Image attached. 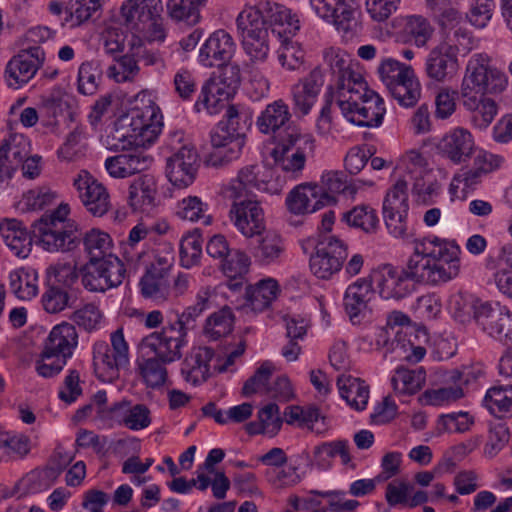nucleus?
Returning <instances> with one entry per match:
<instances>
[{
	"label": "nucleus",
	"mask_w": 512,
	"mask_h": 512,
	"mask_svg": "<svg viewBox=\"0 0 512 512\" xmlns=\"http://www.w3.org/2000/svg\"><path fill=\"white\" fill-rule=\"evenodd\" d=\"M373 292L374 290H346L343 305L353 325L361 324L370 314L368 303Z\"/></svg>",
	"instance_id": "obj_43"
},
{
	"label": "nucleus",
	"mask_w": 512,
	"mask_h": 512,
	"mask_svg": "<svg viewBox=\"0 0 512 512\" xmlns=\"http://www.w3.org/2000/svg\"><path fill=\"white\" fill-rule=\"evenodd\" d=\"M259 423H251L249 430L251 433H263L274 436L278 433L282 426V418L280 417L279 407L274 403H270L259 410Z\"/></svg>",
	"instance_id": "obj_58"
},
{
	"label": "nucleus",
	"mask_w": 512,
	"mask_h": 512,
	"mask_svg": "<svg viewBox=\"0 0 512 512\" xmlns=\"http://www.w3.org/2000/svg\"><path fill=\"white\" fill-rule=\"evenodd\" d=\"M419 260L411 257L407 268L382 264L372 269L368 276L357 279L348 288H395L405 281L411 280L418 284Z\"/></svg>",
	"instance_id": "obj_11"
},
{
	"label": "nucleus",
	"mask_w": 512,
	"mask_h": 512,
	"mask_svg": "<svg viewBox=\"0 0 512 512\" xmlns=\"http://www.w3.org/2000/svg\"><path fill=\"white\" fill-rule=\"evenodd\" d=\"M202 255V240L195 231L181 239L180 242V262L185 268H190L199 263Z\"/></svg>",
	"instance_id": "obj_62"
},
{
	"label": "nucleus",
	"mask_w": 512,
	"mask_h": 512,
	"mask_svg": "<svg viewBox=\"0 0 512 512\" xmlns=\"http://www.w3.org/2000/svg\"><path fill=\"white\" fill-rule=\"evenodd\" d=\"M364 93L360 109V114L357 118L361 117V127H379L384 119L386 108L384 101L378 93L370 89L365 82Z\"/></svg>",
	"instance_id": "obj_42"
},
{
	"label": "nucleus",
	"mask_w": 512,
	"mask_h": 512,
	"mask_svg": "<svg viewBox=\"0 0 512 512\" xmlns=\"http://www.w3.org/2000/svg\"><path fill=\"white\" fill-rule=\"evenodd\" d=\"M167 364L151 356H146L138 362L139 374L147 387L157 389L166 384L168 380Z\"/></svg>",
	"instance_id": "obj_51"
},
{
	"label": "nucleus",
	"mask_w": 512,
	"mask_h": 512,
	"mask_svg": "<svg viewBox=\"0 0 512 512\" xmlns=\"http://www.w3.org/2000/svg\"><path fill=\"white\" fill-rule=\"evenodd\" d=\"M208 204L197 196H188L178 201L175 214L182 220L191 222L202 221L204 225L212 223V217L207 214Z\"/></svg>",
	"instance_id": "obj_53"
},
{
	"label": "nucleus",
	"mask_w": 512,
	"mask_h": 512,
	"mask_svg": "<svg viewBox=\"0 0 512 512\" xmlns=\"http://www.w3.org/2000/svg\"><path fill=\"white\" fill-rule=\"evenodd\" d=\"M365 89V80L356 81L355 84L348 86L346 88H341L340 90H336L335 100L343 117L357 125L361 126V117L357 118L358 114H360L361 104L363 97H365L364 93Z\"/></svg>",
	"instance_id": "obj_34"
},
{
	"label": "nucleus",
	"mask_w": 512,
	"mask_h": 512,
	"mask_svg": "<svg viewBox=\"0 0 512 512\" xmlns=\"http://www.w3.org/2000/svg\"><path fill=\"white\" fill-rule=\"evenodd\" d=\"M36 221L32 223L31 229H33ZM0 235L5 244L18 257L25 258L29 255L32 239H35L41 246L38 239L34 236L33 230H31L30 234L23 223L17 219H5L0 222Z\"/></svg>",
	"instance_id": "obj_29"
},
{
	"label": "nucleus",
	"mask_w": 512,
	"mask_h": 512,
	"mask_svg": "<svg viewBox=\"0 0 512 512\" xmlns=\"http://www.w3.org/2000/svg\"><path fill=\"white\" fill-rule=\"evenodd\" d=\"M460 252L455 242L437 236L416 243L413 257L419 260L418 284L439 285L455 278Z\"/></svg>",
	"instance_id": "obj_4"
},
{
	"label": "nucleus",
	"mask_w": 512,
	"mask_h": 512,
	"mask_svg": "<svg viewBox=\"0 0 512 512\" xmlns=\"http://www.w3.org/2000/svg\"><path fill=\"white\" fill-rule=\"evenodd\" d=\"M485 54H474L468 61L461 91L484 95L502 92L508 79L503 71L490 63Z\"/></svg>",
	"instance_id": "obj_9"
},
{
	"label": "nucleus",
	"mask_w": 512,
	"mask_h": 512,
	"mask_svg": "<svg viewBox=\"0 0 512 512\" xmlns=\"http://www.w3.org/2000/svg\"><path fill=\"white\" fill-rule=\"evenodd\" d=\"M344 219L350 226L360 228L366 233H375L379 226L376 210L368 205L354 207L344 214Z\"/></svg>",
	"instance_id": "obj_60"
},
{
	"label": "nucleus",
	"mask_w": 512,
	"mask_h": 512,
	"mask_svg": "<svg viewBox=\"0 0 512 512\" xmlns=\"http://www.w3.org/2000/svg\"><path fill=\"white\" fill-rule=\"evenodd\" d=\"M279 290H232L237 293L235 308L245 314L262 312L277 297Z\"/></svg>",
	"instance_id": "obj_39"
},
{
	"label": "nucleus",
	"mask_w": 512,
	"mask_h": 512,
	"mask_svg": "<svg viewBox=\"0 0 512 512\" xmlns=\"http://www.w3.org/2000/svg\"><path fill=\"white\" fill-rule=\"evenodd\" d=\"M324 62L331 74L336 78V90L346 88L363 81V75L354 69L350 56L338 48H329L324 51Z\"/></svg>",
	"instance_id": "obj_26"
},
{
	"label": "nucleus",
	"mask_w": 512,
	"mask_h": 512,
	"mask_svg": "<svg viewBox=\"0 0 512 512\" xmlns=\"http://www.w3.org/2000/svg\"><path fill=\"white\" fill-rule=\"evenodd\" d=\"M206 0H169L167 10L169 16L178 22L193 26L200 21V7Z\"/></svg>",
	"instance_id": "obj_54"
},
{
	"label": "nucleus",
	"mask_w": 512,
	"mask_h": 512,
	"mask_svg": "<svg viewBox=\"0 0 512 512\" xmlns=\"http://www.w3.org/2000/svg\"><path fill=\"white\" fill-rule=\"evenodd\" d=\"M315 252L310 257L312 273L320 279H330L338 273L347 258V245L337 236L319 233L308 240Z\"/></svg>",
	"instance_id": "obj_8"
},
{
	"label": "nucleus",
	"mask_w": 512,
	"mask_h": 512,
	"mask_svg": "<svg viewBox=\"0 0 512 512\" xmlns=\"http://www.w3.org/2000/svg\"><path fill=\"white\" fill-rule=\"evenodd\" d=\"M250 258L241 251L230 253L224 261L223 272L228 278V288H279L275 278L264 277L256 282H250L247 273L250 266Z\"/></svg>",
	"instance_id": "obj_19"
},
{
	"label": "nucleus",
	"mask_w": 512,
	"mask_h": 512,
	"mask_svg": "<svg viewBox=\"0 0 512 512\" xmlns=\"http://www.w3.org/2000/svg\"><path fill=\"white\" fill-rule=\"evenodd\" d=\"M414 485L406 478H396L386 486L385 500L391 507L407 505Z\"/></svg>",
	"instance_id": "obj_64"
},
{
	"label": "nucleus",
	"mask_w": 512,
	"mask_h": 512,
	"mask_svg": "<svg viewBox=\"0 0 512 512\" xmlns=\"http://www.w3.org/2000/svg\"><path fill=\"white\" fill-rule=\"evenodd\" d=\"M102 70L98 61L83 62L78 70V91L83 95H93L98 88Z\"/></svg>",
	"instance_id": "obj_61"
},
{
	"label": "nucleus",
	"mask_w": 512,
	"mask_h": 512,
	"mask_svg": "<svg viewBox=\"0 0 512 512\" xmlns=\"http://www.w3.org/2000/svg\"><path fill=\"white\" fill-rule=\"evenodd\" d=\"M42 105L53 117L66 115L70 122L77 117V101L75 97L61 88H53L51 92L42 97Z\"/></svg>",
	"instance_id": "obj_40"
},
{
	"label": "nucleus",
	"mask_w": 512,
	"mask_h": 512,
	"mask_svg": "<svg viewBox=\"0 0 512 512\" xmlns=\"http://www.w3.org/2000/svg\"><path fill=\"white\" fill-rule=\"evenodd\" d=\"M459 49L452 43H440L433 48L426 58L425 70L429 78L444 81L457 70V53Z\"/></svg>",
	"instance_id": "obj_25"
},
{
	"label": "nucleus",
	"mask_w": 512,
	"mask_h": 512,
	"mask_svg": "<svg viewBox=\"0 0 512 512\" xmlns=\"http://www.w3.org/2000/svg\"><path fill=\"white\" fill-rule=\"evenodd\" d=\"M186 344V332L176 325L168 324L160 331L145 336L140 342V349L144 356L173 363L182 357V349Z\"/></svg>",
	"instance_id": "obj_10"
},
{
	"label": "nucleus",
	"mask_w": 512,
	"mask_h": 512,
	"mask_svg": "<svg viewBox=\"0 0 512 512\" xmlns=\"http://www.w3.org/2000/svg\"><path fill=\"white\" fill-rule=\"evenodd\" d=\"M163 11L161 0H127L121 7L125 24L150 41H163L165 32L160 21Z\"/></svg>",
	"instance_id": "obj_7"
},
{
	"label": "nucleus",
	"mask_w": 512,
	"mask_h": 512,
	"mask_svg": "<svg viewBox=\"0 0 512 512\" xmlns=\"http://www.w3.org/2000/svg\"><path fill=\"white\" fill-rule=\"evenodd\" d=\"M483 404L495 417L512 416V385H497L489 388Z\"/></svg>",
	"instance_id": "obj_45"
},
{
	"label": "nucleus",
	"mask_w": 512,
	"mask_h": 512,
	"mask_svg": "<svg viewBox=\"0 0 512 512\" xmlns=\"http://www.w3.org/2000/svg\"><path fill=\"white\" fill-rule=\"evenodd\" d=\"M223 120L216 127L223 128L230 136L236 137V134L243 136L246 141L245 130L252 124V114L244 107L236 105H227Z\"/></svg>",
	"instance_id": "obj_48"
},
{
	"label": "nucleus",
	"mask_w": 512,
	"mask_h": 512,
	"mask_svg": "<svg viewBox=\"0 0 512 512\" xmlns=\"http://www.w3.org/2000/svg\"><path fill=\"white\" fill-rule=\"evenodd\" d=\"M45 52L39 45L21 49L7 63L4 77L10 88L18 89L27 84L43 66Z\"/></svg>",
	"instance_id": "obj_12"
},
{
	"label": "nucleus",
	"mask_w": 512,
	"mask_h": 512,
	"mask_svg": "<svg viewBox=\"0 0 512 512\" xmlns=\"http://www.w3.org/2000/svg\"><path fill=\"white\" fill-rule=\"evenodd\" d=\"M324 74L320 67L314 68L306 77L291 87L293 110L302 116L308 115L316 103L324 85Z\"/></svg>",
	"instance_id": "obj_23"
},
{
	"label": "nucleus",
	"mask_w": 512,
	"mask_h": 512,
	"mask_svg": "<svg viewBox=\"0 0 512 512\" xmlns=\"http://www.w3.org/2000/svg\"><path fill=\"white\" fill-rule=\"evenodd\" d=\"M271 177L272 171L269 168L259 165L245 166L239 171L237 179L231 184L229 196L236 199L251 197L253 189L274 193L277 189L271 185Z\"/></svg>",
	"instance_id": "obj_20"
},
{
	"label": "nucleus",
	"mask_w": 512,
	"mask_h": 512,
	"mask_svg": "<svg viewBox=\"0 0 512 512\" xmlns=\"http://www.w3.org/2000/svg\"><path fill=\"white\" fill-rule=\"evenodd\" d=\"M73 186L86 210L96 217L106 214L110 208L107 189L88 171L81 170L73 180Z\"/></svg>",
	"instance_id": "obj_16"
},
{
	"label": "nucleus",
	"mask_w": 512,
	"mask_h": 512,
	"mask_svg": "<svg viewBox=\"0 0 512 512\" xmlns=\"http://www.w3.org/2000/svg\"><path fill=\"white\" fill-rule=\"evenodd\" d=\"M79 279V271L71 262L58 261L46 269L48 288H72Z\"/></svg>",
	"instance_id": "obj_49"
},
{
	"label": "nucleus",
	"mask_w": 512,
	"mask_h": 512,
	"mask_svg": "<svg viewBox=\"0 0 512 512\" xmlns=\"http://www.w3.org/2000/svg\"><path fill=\"white\" fill-rule=\"evenodd\" d=\"M78 345V333L73 324L62 322L52 328L44 342L45 356L56 355L67 361Z\"/></svg>",
	"instance_id": "obj_28"
},
{
	"label": "nucleus",
	"mask_w": 512,
	"mask_h": 512,
	"mask_svg": "<svg viewBox=\"0 0 512 512\" xmlns=\"http://www.w3.org/2000/svg\"><path fill=\"white\" fill-rule=\"evenodd\" d=\"M157 180L153 175L143 174L129 187V204L133 210L145 211L156 205Z\"/></svg>",
	"instance_id": "obj_35"
},
{
	"label": "nucleus",
	"mask_w": 512,
	"mask_h": 512,
	"mask_svg": "<svg viewBox=\"0 0 512 512\" xmlns=\"http://www.w3.org/2000/svg\"><path fill=\"white\" fill-rule=\"evenodd\" d=\"M318 184H301L295 187L286 198V205L293 214L313 213L325 205L334 203L335 197L323 193Z\"/></svg>",
	"instance_id": "obj_22"
},
{
	"label": "nucleus",
	"mask_w": 512,
	"mask_h": 512,
	"mask_svg": "<svg viewBox=\"0 0 512 512\" xmlns=\"http://www.w3.org/2000/svg\"><path fill=\"white\" fill-rule=\"evenodd\" d=\"M411 66L400 63L392 58H387L378 67V74L387 89L404 80V75H412Z\"/></svg>",
	"instance_id": "obj_63"
},
{
	"label": "nucleus",
	"mask_w": 512,
	"mask_h": 512,
	"mask_svg": "<svg viewBox=\"0 0 512 512\" xmlns=\"http://www.w3.org/2000/svg\"><path fill=\"white\" fill-rule=\"evenodd\" d=\"M69 213V205L62 203L37 219L33 225V233L41 247L51 253H66L77 249L82 242L91 263H98L110 255V235L97 228L82 234L78 223L67 218Z\"/></svg>",
	"instance_id": "obj_2"
},
{
	"label": "nucleus",
	"mask_w": 512,
	"mask_h": 512,
	"mask_svg": "<svg viewBox=\"0 0 512 512\" xmlns=\"http://www.w3.org/2000/svg\"><path fill=\"white\" fill-rule=\"evenodd\" d=\"M199 168V155L193 145H183L167 158L166 176L179 188L187 187L196 178Z\"/></svg>",
	"instance_id": "obj_17"
},
{
	"label": "nucleus",
	"mask_w": 512,
	"mask_h": 512,
	"mask_svg": "<svg viewBox=\"0 0 512 512\" xmlns=\"http://www.w3.org/2000/svg\"><path fill=\"white\" fill-rule=\"evenodd\" d=\"M213 356L214 351L209 347H193L181 365L184 380L193 386L205 382L209 376Z\"/></svg>",
	"instance_id": "obj_32"
},
{
	"label": "nucleus",
	"mask_w": 512,
	"mask_h": 512,
	"mask_svg": "<svg viewBox=\"0 0 512 512\" xmlns=\"http://www.w3.org/2000/svg\"><path fill=\"white\" fill-rule=\"evenodd\" d=\"M210 143L212 150L206 157V164L212 167H222L237 160L246 144L243 136L236 134V137L223 130L221 127H215L210 133Z\"/></svg>",
	"instance_id": "obj_18"
},
{
	"label": "nucleus",
	"mask_w": 512,
	"mask_h": 512,
	"mask_svg": "<svg viewBox=\"0 0 512 512\" xmlns=\"http://www.w3.org/2000/svg\"><path fill=\"white\" fill-rule=\"evenodd\" d=\"M100 7V0H70L66 4L62 26L68 24L71 28L78 27L89 20Z\"/></svg>",
	"instance_id": "obj_55"
},
{
	"label": "nucleus",
	"mask_w": 512,
	"mask_h": 512,
	"mask_svg": "<svg viewBox=\"0 0 512 512\" xmlns=\"http://www.w3.org/2000/svg\"><path fill=\"white\" fill-rule=\"evenodd\" d=\"M431 16L442 30L452 29L462 20L459 0H425Z\"/></svg>",
	"instance_id": "obj_41"
},
{
	"label": "nucleus",
	"mask_w": 512,
	"mask_h": 512,
	"mask_svg": "<svg viewBox=\"0 0 512 512\" xmlns=\"http://www.w3.org/2000/svg\"><path fill=\"white\" fill-rule=\"evenodd\" d=\"M477 325L500 342L512 341V312L498 303L482 302L475 310Z\"/></svg>",
	"instance_id": "obj_13"
},
{
	"label": "nucleus",
	"mask_w": 512,
	"mask_h": 512,
	"mask_svg": "<svg viewBox=\"0 0 512 512\" xmlns=\"http://www.w3.org/2000/svg\"><path fill=\"white\" fill-rule=\"evenodd\" d=\"M236 88L218 81L216 77H210L202 86L201 93L195 103L196 111L207 110L209 114H217L222 108L226 107V101L235 93Z\"/></svg>",
	"instance_id": "obj_31"
},
{
	"label": "nucleus",
	"mask_w": 512,
	"mask_h": 512,
	"mask_svg": "<svg viewBox=\"0 0 512 512\" xmlns=\"http://www.w3.org/2000/svg\"><path fill=\"white\" fill-rule=\"evenodd\" d=\"M229 216L237 230L245 237L260 236L265 230L264 211L252 197L233 198Z\"/></svg>",
	"instance_id": "obj_14"
},
{
	"label": "nucleus",
	"mask_w": 512,
	"mask_h": 512,
	"mask_svg": "<svg viewBox=\"0 0 512 512\" xmlns=\"http://www.w3.org/2000/svg\"><path fill=\"white\" fill-rule=\"evenodd\" d=\"M312 9L322 19L332 23L338 31L352 36L358 27L356 9L347 0H309Z\"/></svg>",
	"instance_id": "obj_15"
},
{
	"label": "nucleus",
	"mask_w": 512,
	"mask_h": 512,
	"mask_svg": "<svg viewBox=\"0 0 512 512\" xmlns=\"http://www.w3.org/2000/svg\"><path fill=\"white\" fill-rule=\"evenodd\" d=\"M463 106L473 113L472 120L479 128H486L497 114V104L481 94L460 92Z\"/></svg>",
	"instance_id": "obj_36"
},
{
	"label": "nucleus",
	"mask_w": 512,
	"mask_h": 512,
	"mask_svg": "<svg viewBox=\"0 0 512 512\" xmlns=\"http://www.w3.org/2000/svg\"><path fill=\"white\" fill-rule=\"evenodd\" d=\"M215 290H202L198 293L196 303L187 307L181 314L177 316V320L173 325L187 330L192 326L197 317H199L205 310L213 308L216 304L214 299L216 297Z\"/></svg>",
	"instance_id": "obj_50"
},
{
	"label": "nucleus",
	"mask_w": 512,
	"mask_h": 512,
	"mask_svg": "<svg viewBox=\"0 0 512 512\" xmlns=\"http://www.w3.org/2000/svg\"><path fill=\"white\" fill-rule=\"evenodd\" d=\"M337 386L341 398L351 408L357 411L366 408L369 400V387L364 381L350 375L341 374L337 378Z\"/></svg>",
	"instance_id": "obj_37"
},
{
	"label": "nucleus",
	"mask_w": 512,
	"mask_h": 512,
	"mask_svg": "<svg viewBox=\"0 0 512 512\" xmlns=\"http://www.w3.org/2000/svg\"><path fill=\"white\" fill-rule=\"evenodd\" d=\"M391 96L403 107L414 106L421 95V86L415 73L404 75V80L388 89Z\"/></svg>",
	"instance_id": "obj_56"
},
{
	"label": "nucleus",
	"mask_w": 512,
	"mask_h": 512,
	"mask_svg": "<svg viewBox=\"0 0 512 512\" xmlns=\"http://www.w3.org/2000/svg\"><path fill=\"white\" fill-rule=\"evenodd\" d=\"M111 346L104 341L93 345V368L96 377L102 382L111 383L119 378L121 369L129 365V346L123 329L110 335Z\"/></svg>",
	"instance_id": "obj_6"
},
{
	"label": "nucleus",
	"mask_w": 512,
	"mask_h": 512,
	"mask_svg": "<svg viewBox=\"0 0 512 512\" xmlns=\"http://www.w3.org/2000/svg\"><path fill=\"white\" fill-rule=\"evenodd\" d=\"M426 380V372L422 367L410 370L400 367L395 370L391 384L397 395H413L417 393Z\"/></svg>",
	"instance_id": "obj_44"
},
{
	"label": "nucleus",
	"mask_w": 512,
	"mask_h": 512,
	"mask_svg": "<svg viewBox=\"0 0 512 512\" xmlns=\"http://www.w3.org/2000/svg\"><path fill=\"white\" fill-rule=\"evenodd\" d=\"M283 251L284 245L282 239L274 233H266L257 240V244L252 248L255 260L264 265L276 262Z\"/></svg>",
	"instance_id": "obj_52"
},
{
	"label": "nucleus",
	"mask_w": 512,
	"mask_h": 512,
	"mask_svg": "<svg viewBox=\"0 0 512 512\" xmlns=\"http://www.w3.org/2000/svg\"><path fill=\"white\" fill-rule=\"evenodd\" d=\"M174 261L173 247L169 246L165 255H155L140 279V288H162L168 285L170 270Z\"/></svg>",
	"instance_id": "obj_38"
},
{
	"label": "nucleus",
	"mask_w": 512,
	"mask_h": 512,
	"mask_svg": "<svg viewBox=\"0 0 512 512\" xmlns=\"http://www.w3.org/2000/svg\"><path fill=\"white\" fill-rule=\"evenodd\" d=\"M236 26L245 53L253 62L263 63L270 52V35L293 37L300 29V21L284 5L260 0L255 5H245L236 18Z\"/></svg>",
	"instance_id": "obj_1"
},
{
	"label": "nucleus",
	"mask_w": 512,
	"mask_h": 512,
	"mask_svg": "<svg viewBox=\"0 0 512 512\" xmlns=\"http://www.w3.org/2000/svg\"><path fill=\"white\" fill-rule=\"evenodd\" d=\"M30 452V440L26 435L11 431L0 432V461L21 459Z\"/></svg>",
	"instance_id": "obj_47"
},
{
	"label": "nucleus",
	"mask_w": 512,
	"mask_h": 512,
	"mask_svg": "<svg viewBox=\"0 0 512 512\" xmlns=\"http://www.w3.org/2000/svg\"><path fill=\"white\" fill-rule=\"evenodd\" d=\"M480 303L469 290H455L449 296L448 309L456 321L466 323L472 315L475 319V310Z\"/></svg>",
	"instance_id": "obj_46"
},
{
	"label": "nucleus",
	"mask_w": 512,
	"mask_h": 512,
	"mask_svg": "<svg viewBox=\"0 0 512 512\" xmlns=\"http://www.w3.org/2000/svg\"><path fill=\"white\" fill-rule=\"evenodd\" d=\"M315 151V139L309 133H303L299 127H290L275 141L271 151L276 168L292 178H298L305 167L306 160Z\"/></svg>",
	"instance_id": "obj_5"
},
{
	"label": "nucleus",
	"mask_w": 512,
	"mask_h": 512,
	"mask_svg": "<svg viewBox=\"0 0 512 512\" xmlns=\"http://www.w3.org/2000/svg\"><path fill=\"white\" fill-rule=\"evenodd\" d=\"M236 50L233 37L224 29L210 34L199 51V62L205 67H221L230 62Z\"/></svg>",
	"instance_id": "obj_21"
},
{
	"label": "nucleus",
	"mask_w": 512,
	"mask_h": 512,
	"mask_svg": "<svg viewBox=\"0 0 512 512\" xmlns=\"http://www.w3.org/2000/svg\"><path fill=\"white\" fill-rule=\"evenodd\" d=\"M162 119L160 108L153 102L135 107L115 121L105 144L114 151L151 145L162 131Z\"/></svg>",
	"instance_id": "obj_3"
},
{
	"label": "nucleus",
	"mask_w": 512,
	"mask_h": 512,
	"mask_svg": "<svg viewBox=\"0 0 512 512\" xmlns=\"http://www.w3.org/2000/svg\"><path fill=\"white\" fill-rule=\"evenodd\" d=\"M77 299L73 290H45L41 296V304L47 313L57 314L67 308H72Z\"/></svg>",
	"instance_id": "obj_59"
},
{
	"label": "nucleus",
	"mask_w": 512,
	"mask_h": 512,
	"mask_svg": "<svg viewBox=\"0 0 512 512\" xmlns=\"http://www.w3.org/2000/svg\"><path fill=\"white\" fill-rule=\"evenodd\" d=\"M233 324L234 316L232 311L229 307L225 306L207 318L204 332L208 338L217 340L229 335L233 330Z\"/></svg>",
	"instance_id": "obj_57"
},
{
	"label": "nucleus",
	"mask_w": 512,
	"mask_h": 512,
	"mask_svg": "<svg viewBox=\"0 0 512 512\" xmlns=\"http://www.w3.org/2000/svg\"><path fill=\"white\" fill-rule=\"evenodd\" d=\"M440 150L452 162H465L472 155L474 140L471 133L464 128H455L447 133L440 142Z\"/></svg>",
	"instance_id": "obj_33"
},
{
	"label": "nucleus",
	"mask_w": 512,
	"mask_h": 512,
	"mask_svg": "<svg viewBox=\"0 0 512 512\" xmlns=\"http://www.w3.org/2000/svg\"><path fill=\"white\" fill-rule=\"evenodd\" d=\"M30 152L29 143L23 135H12L0 146V176L4 181L12 177Z\"/></svg>",
	"instance_id": "obj_30"
},
{
	"label": "nucleus",
	"mask_w": 512,
	"mask_h": 512,
	"mask_svg": "<svg viewBox=\"0 0 512 512\" xmlns=\"http://www.w3.org/2000/svg\"><path fill=\"white\" fill-rule=\"evenodd\" d=\"M108 412L111 420L132 431L146 429L152 422L151 411L145 404L132 405L122 400L114 403Z\"/></svg>",
	"instance_id": "obj_27"
},
{
	"label": "nucleus",
	"mask_w": 512,
	"mask_h": 512,
	"mask_svg": "<svg viewBox=\"0 0 512 512\" xmlns=\"http://www.w3.org/2000/svg\"><path fill=\"white\" fill-rule=\"evenodd\" d=\"M256 126L262 134L272 136L274 141L282 133H286L288 128L298 127L292 121L290 108L283 99L268 104L257 117Z\"/></svg>",
	"instance_id": "obj_24"
}]
</instances>
